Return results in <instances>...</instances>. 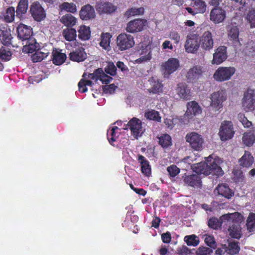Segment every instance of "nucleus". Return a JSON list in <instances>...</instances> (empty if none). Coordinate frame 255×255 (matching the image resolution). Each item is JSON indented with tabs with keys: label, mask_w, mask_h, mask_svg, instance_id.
I'll return each mask as SVG.
<instances>
[{
	"label": "nucleus",
	"mask_w": 255,
	"mask_h": 255,
	"mask_svg": "<svg viewBox=\"0 0 255 255\" xmlns=\"http://www.w3.org/2000/svg\"><path fill=\"white\" fill-rule=\"evenodd\" d=\"M222 163L221 159L218 157L210 155L206 158L205 162H199L191 166L194 172L196 174L185 175L184 181L188 186L193 187H200L201 181L198 174H213L218 176L223 175L224 172L220 164Z\"/></svg>",
	"instance_id": "nucleus-1"
},
{
	"label": "nucleus",
	"mask_w": 255,
	"mask_h": 255,
	"mask_svg": "<svg viewBox=\"0 0 255 255\" xmlns=\"http://www.w3.org/2000/svg\"><path fill=\"white\" fill-rule=\"evenodd\" d=\"M222 222L229 223L228 231L229 235L233 238L239 239L242 236L241 223L244 221L243 215L238 213L226 214L221 217Z\"/></svg>",
	"instance_id": "nucleus-2"
},
{
	"label": "nucleus",
	"mask_w": 255,
	"mask_h": 255,
	"mask_svg": "<svg viewBox=\"0 0 255 255\" xmlns=\"http://www.w3.org/2000/svg\"><path fill=\"white\" fill-rule=\"evenodd\" d=\"M210 107L215 112L220 111L223 107V103L227 99L226 92L220 90L212 93L210 96Z\"/></svg>",
	"instance_id": "nucleus-3"
},
{
	"label": "nucleus",
	"mask_w": 255,
	"mask_h": 255,
	"mask_svg": "<svg viewBox=\"0 0 255 255\" xmlns=\"http://www.w3.org/2000/svg\"><path fill=\"white\" fill-rule=\"evenodd\" d=\"M236 72L234 67H220L213 75L214 79L218 82L229 80Z\"/></svg>",
	"instance_id": "nucleus-4"
},
{
	"label": "nucleus",
	"mask_w": 255,
	"mask_h": 255,
	"mask_svg": "<svg viewBox=\"0 0 255 255\" xmlns=\"http://www.w3.org/2000/svg\"><path fill=\"white\" fill-rule=\"evenodd\" d=\"M123 128H129L131 134L136 139L140 137L144 131L141 121L136 118L131 119Z\"/></svg>",
	"instance_id": "nucleus-5"
},
{
	"label": "nucleus",
	"mask_w": 255,
	"mask_h": 255,
	"mask_svg": "<svg viewBox=\"0 0 255 255\" xmlns=\"http://www.w3.org/2000/svg\"><path fill=\"white\" fill-rule=\"evenodd\" d=\"M234 132L233 125L231 121H224L221 123L219 135L222 141H226L232 138Z\"/></svg>",
	"instance_id": "nucleus-6"
},
{
	"label": "nucleus",
	"mask_w": 255,
	"mask_h": 255,
	"mask_svg": "<svg viewBox=\"0 0 255 255\" xmlns=\"http://www.w3.org/2000/svg\"><path fill=\"white\" fill-rule=\"evenodd\" d=\"M179 67V61L177 58H171L161 65V71L164 77L168 78Z\"/></svg>",
	"instance_id": "nucleus-7"
},
{
	"label": "nucleus",
	"mask_w": 255,
	"mask_h": 255,
	"mask_svg": "<svg viewBox=\"0 0 255 255\" xmlns=\"http://www.w3.org/2000/svg\"><path fill=\"white\" fill-rule=\"evenodd\" d=\"M242 106L246 112L251 111L255 108V92L254 90L249 89L244 94Z\"/></svg>",
	"instance_id": "nucleus-8"
},
{
	"label": "nucleus",
	"mask_w": 255,
	"mask_h": 255,
	"mask_svg": "<svg viewBox=\"0 0 255 255\" xmlns=\"http://www.w3.org/2000/svg\"><path fill=\"white\" fill-rule=\"evenodd\" d=\"M186 140L194 150L199 151L202 149L204 140L198 133L195 132L188 133L186 136Z\"/></svg>",
	"instance_id": "nucleus-9"
},
{
	"label": "nucleus",
	"mask_w": 255,
	"mask_h": 255,
	"mask_svg": "<svg viewBox=\"0 0 255 255\" xmlns=\"http://www.w3.org/2000/svg\"><path fill=\"white\" fill-rule=\"evenodd\" d=\"M117 42L118 46L121 50L129 49L134 44L133 36L124 33L117 37Z\"/></svg>",
	"instance_id": "nucleus-10"
},
{
	"label": "nucleus",
	"mask_w": 255,
	"mask_h": 255,
	"mask_svg": "<svg viewBox=\"0 0 255 255\" xmlns=\"http://www.w3.org/2000/svg\"><path fill=\"white\" fill-rule=\"evenodd\" d=\"M226 17V11L220 7L213 8L210 13V19L215 24L223 22Z\"/></svg>",
	"instance_id": "nucleus-11"
},
{
	"label": "nucleus",
	"mask_w": 255,
	"mask_h": 255,
	"mask_svg": "<svg viewBox=\"0 0 255 255\" xmlns=\"http://www.w3.org/2000/svg\"><path fill=\"white\" fill-rule=\"evenodd\" d=\"M140 57L136 60L137 63H142L149 61L151 58V44L150 42L146 44H142L138 51Z\"/></svg>",
	"instance_id": "nucleus-12"
},
{
	"label": "nucleus",
	"mask_w": 255,
	"mask_h": 255,
	"mask_svg": "<svg viewBox=\"0 0 255 255\" xmlns=\"http://www.w3.org/2000/svg\"><path fill=\"white\" fill-rule=\"evenodd\" d=\"M146 20L143 19H135L130 21L128 24L126 30L130 33L141 31L145 26Z\"/></svg>",
	"instance_id": "nucleus-13"
},
{
	"label": "nucleus",
	"mask_w": 255,
	"mask_h": 255,
	"mask_svg": "<svg viewBox=\"0 0 255 255\" xmlns=\"http://www.w3.org/2000/svg\"><path fill=\"white\" fill-rule=\"evenodd\" d=\"M30 11L32 17L36 21H40L45 17L44 9L37 2H34L31 5Z\"/></svg>",
	"instance_id": "nucleus-14"
},
{
	"label": "nucleus",
	"mask_w": 255,
	"mask_h": 255,
	"mask_svg": "<svg viewBox=\"0 0 255 255\" xmlns=\"http://www.w3.org/2000/svg\"><path fill=\"white\" fill-rule=\"evenodd\" d=\"M200 45L204 50H209L213 48L214 41L211 33L207 31H205L200 39Z\"/></svg>",
	"instance_id": "nucleus-15"
},
{
	"label": "nucleus",
	"mask_w": 255,
	"mask_h": 255,
	"mask_svg": "<svg viewBox=\"0 0 255 255\" xmlns=\"http://www.w3.org/2000/svg\"><path fill=\"white\" fill-rule=\"evenodd\" d=\"M200 44L198 39L194 36H187L184 45L188 53H195L199 48Z\"/></svg>",
	"instance_id": "nucleus-16"
},
{
	"label": "nucleus",
	"mask_w": 255,
	"mask_h": 255,
	"mask_svg": "<svg viewBox=\"0 0 255 255\" xmlns=\"http://www.w3.org/2000/svg\"><path fill=\"white\" fill-rule=\"evenodd\" d=\"M227 58V48L225 46L218 47L213 54V59L212 62L213 64L219 65L224 62Z\"/></svg>",
	"instance_id": "nucleus-17"
},
{
	"label": "nucleus",
	"mask_w": 255,
	"mask_h": 255,
	"mask_svg": "<svg viewBox=\"0 0 255 255\" xmlns=\"http://www.w3.org/2000/svg\"><path fill=\"white\" fill-rule=\"evenodd\" d=\"M96 9L101 14H109L114 12L117 6L110 2L102 1L97 2Z\"/></svg>",
	"instance_id": "nucleus-18"
},
{
	"label": "nucleus",
	"mask_w": 255,
	"mask_h": 255,
	"mask_svg": "<svg viewBox=\"0 0 255 255\" xmlns=\"http://www.w3.org/2000/svg\"><path fill=\"white\" fill-rule=\"evenodd\" d=\"M18 37L22 42L32 38V29L30 26L20 24L17 28Z\"/></svg>",
	"instance_id": "nucleus-19"
},
{
	"label": "nucleus",
	"mask_w": 255,
	"mask_h": 255,
	"mask_svg": "<svg viewBox=\"0 0 255 255\" xmlns=\"http://www.w3.org/2000/svg\"><path fill=\"white\" fill-rule=\"evenodd\" d=\"M203 71V68L200 66H195L191 68L186 74L188 82H195L201 77Z\"/></svg>",
	"instance_id": "nucleus-20"
},
{
	"label": "nucleus",
	"mask_w": 255,
	"mask_h": 255,
	"mask_svg": "<svg viewBox=\"0 0 255 255\" xmlns=\"http://www.w3.org/2000/svg\"><path fill=\"white\" fill-rule=\"evenodd\" d=\"M96 16L95 9L90 4H86L82 7L80 11V16L83 20H88L94 18Z\"/></svg>",
	"instance_id": "nucleus-21"
},
{
	"label": "nucleus",
	"mask_w": 255,
	"mask_h": 255,
	"mask_svg": "<svg viewBox=\"0 0 255 255\" xmlns=\"http://www.w3.org/2000/svg\"><path fill=\"white\" fill-rule=\"evenodd\" d=\"M228 29L229 39L233 41L235 47L239 48L241 45L238 38L239 34V28L236 26L232 25L229 26Z\"/></svg>",
	"instance_id": "nucleus-22"
},
{
	"label": "nucleus",
	"mask_w": 255,
	"mask_h": 255,
	"mask_svg": "<svg viewBox=\"0 0 255 255\" xmlns=\"http://www.w3.org/2000/svg\"><path fill=\"white\" fill-rule=\"evenodd\" d=\"M202 113V109L198 104L195 101L188 102L187 105V111L186 116L189 115L193 116L198 115Z\"/></svg>",
	"instance_id": "nucleus-23"
},
{
	"label": "nucleus",
	"mask_w": 255,
	"mask_h": 255,
	"mask_svg": "<svg viewBox=\"0 0 255 255\" xmlns=\"http://www.w3.org/2000/svg\"><path fill=\"white\" fill-rule=\"evenodd\" d=\"M22 51L25 53H33L38 48V44L34 38L32 37L22 42Z\"/></svg>",
	"instance_id": "nucleus-24"
},
{
	"label": "nucleus",
	"mask_w": 255,
	"mask_h": 255,
	"mask_svg": "<svg viewBox=\"0 0 255 255\" xmlns=\"http://www.w3.org/2000/svg\"><path fill=\"white\" fill-rule=\"evenodd\" d=\"M66 55L61 50L54 49L52 51V61L56 65L62 64L66 59Z\"/></svg>",
	"instance_id": "nucleus-25"
},
{
	"label": "nucleus",
	"mask_w": 255,
	"mask_h": 255,
	"mask_svg": "<svg viewBox=\"0 0 255 255\" xmlns=\"http://www.w3.org/2000/svg\"><path fill=\"white\" fill-rule=\"evenodd\" d=\"M86 53L83 47L76 49L75 51L70 53V59L74 61L80 62L84 61L86 58Z\"/></svg>",
	"instance_id": "nucleus-26"
},
{
	"label": "nucleus",
	"mask_w": 255,
	"mask_h": 255,
	"mask_svg": "<svg viewBox=\"0 0 255 255\" xmlns=\"http://www.w3.org/2000/svg\"><path fill=\"white\" fill-rule=\"evenodd\" d=\"M149 82L150 84V88L148 89L149 93L157 94L162 92L163 85L158 79L151 78Z\"/></svg>",
	"instance_id": "nucleus-27"
},
{
	"label": "nucleus",
	"mask_w": 255,
	"mask_h": 255,
	"mask_svg": "<svg viewBox=\"0 0 255 255\" xmlns=\"http://www.w3.org/2000/svg\"><path fill=\"white\" fill-rule=\"evenodd\" d=\"M176 93L181 99L188 100L190 96V90L184 83L178 84Z\"/></svg>",
	"instance_id": "nucleus-28"
},
{
	"label": "nucleus",
	"mask_w": 255,
	"mask_h": 255,
	"mask_svg": "<svg viewBox=\"0 0 255 255\" xmlns=\"http://www.w3.org/2000/svg\"><path fill=\"white\" fill-rule=\"evenodd\" d=\"M243 142L248 146H252L255 141V128L245 132L242 138Z\"/></svg>",
	"instance_id": "nucleus-29"
},
{
	"label": "nucleus",
	"mask_w": 255,
	"mask_h": 255,
	"mask_svg": "<svg viewBox=\"0 0 255 255\" xmlns=\"http://www.w3.org/2000/svg\"><path fill=\"white\" fill-rule=\"evenodd\" d=\"M11 36L10 31L7 27H0V40L4 44L6 45L10 43Z\"/></svg>",
	"instance_id": "nucleus-30"
},
{
	"label": "nucleus",
	"mask_w": 255,
	"mask_h": 255,
	"mask_svg": "<svg viewBox=\"0 0 255 255\" xmlns=\"http://www.w3.org/2000/svg\"><path fill=\"white\" fill-rule=\"evenodd\" d=\"M216 190L219 194L227 198H230L234 195V192L226 184H219Z\"/></svg>",
	"instance_id": "nucleus-31"
},
{
	"label": "nucleus",
	"mask_w": 255,
	"mask_h": 255,
	"mask_svg": "<svg viewBox=\"0 0 255 255\" xmlns=\"http://www.w3.org/2000/svg\"><path fill=\"white\" fill-rule=\"evenodd\" d=\"M254 162V158L250 152L246 151L243 156L239 160L240 164L245 167L252 166Z\"/></svg>",
	"instance_id": "nucleus-32"
},
{
	"label": "nucleus",
	"mask_w": 255,
	"mask_h": 255,
	"mask_svg": "<svg viewBox=\"0 0 255 255\" xmlns=\"http://www.w3.org/2000/svg\"><path fill=\"white\" fill-rule=\"evenodd\" d=\"M138 161L141 165L142 173L147 176H149L151 173V167L149 162L142 155L139 156Z\"/></svg>",
	"instance_id": "nucleus-33"
},
{
	"label": "nucleus",
	"mask_w": 255,
	"mask_h": 255,
	"mask_svg": "<svg viewBox=\"0 0 255 255\" xmlns=\"http://www.w3.org/2000/svg\"><path fill=\"white\" fill-rule=\"evenodd\" d=\"M60 11H65L74 13L77 11V7L73 2H64L59 5Z\"/></svg>",
	"instance_id": "nucleus-34"
},
{
	"label": "nucleus",
	"mask_w": 255,
	"mask_h": 255,
	"mask_svg": "<svg viewBox=\"0 0 255 255\" xmlns=\"http://www.w3.org/2000/svg\"><path fill=\"white\" fill-rule=\"evenodd\" d=\"M246 19L251 28H255V8L250 7L246 13Z\"/></svg>",
	"instance_id": "nucleus-35"
},
{
	"label": "nucleus",
	"mask_w": 255,
	"mask_h": 255,
	"mask_svg": "<svg viewBox=\"0 0 255 255\" xmlns=\"http://www.w3.org/2000/svg\"><path fill=\"white\" fill-rule=\"evenodd\" d=\"M60 22L67 27H72L77 22V19L70 14H66L62 16Z\"/></svg>",
	"instance_id": "nucleus-36"
},
{
	"label": "nucleus",
	"mask_w": 255,
	"mask_h": 255,
	"mask_svg": "<svg viewBox=\"0 0 255 255\" xmlns=\"http://www.w3.org/2000/svg\"><path fill=\"white\" fill-rule=\"evenodd\" d=\"M119 128L117 126L112 127L107 131V137L109 142L113 144V143L116 141L119 135Z\"/></svg>",
	"instance_id": "nucleus-37"
},
{
	"label": "nucleus",
	"mask_w": 255,
	"mask_h": 255,
	"mask_svg": "<svg viewBox=\"0 0 255 255\" xmlns=\"http://www.w3.org/2000/svg\"><path fill=\"white\" fill-rule=\"evenodd\" d=\"M91 31L90 28L85 25H81L78 29V37L83 40H86L90 38Z\"/></svg>",
	"instance_id": "nucleus-38"
},
{
	"label": "nucleus",
	"mask_w": 255,
	"mask_h": 255,
	"mask_svg": "<svg viewBox=\"0 0 255 255\" xmlns=\"http://www.w3.org/2000/svg\"><path fill=\"white\" fill-rule=\"evenodd\" d=\"M192 5L197 13H203L206 11V4L202 0H195Z\"/></svg>",
	"instance_id": "nucleus-39"
},
{
	"label": "nucleus",
	"mask_w": 255,
	"mask_h": 255,
	"mask_svg": "<svg viewBox=\"0 0 255 255\" xmlns=\"http://www.w3.org/2000/svg\"><path fill=\"white\" fill-rule=\"evenodd\" d=\"M48 54L49 52H47L45 49L38 50L32 55V60L33 62H40L46 57Z\"/></svg>",
	"instance_id": "nucleus-40"
},
{
	"label": "nucleus",
	"mask_w": 255,
	"mask_h": 255,
	"mask_svg": "<svg viewBox=\"0 0 255 255\" xmlns=\"http://www.w3.org/2000/svg\"><path fill=\"white\" fill-rule=\"evenodd\" d=\"M246 227L249 232L255 231V213L249 214L246 221Z\"/></svg>",
	"instance_id": "nucleus-41"
},
{
	"label": "nucleus",
	"mask_w": 255,
	"mask_h": 255,
	"mask_svg": "<svg viewBox=\"0 0 255 255\" xmlns=\"http://www.w3.org/2000/svg\"><path fill=\"white\" fill-rule=\"evenodd\" d=\"M86 74L84 73L83 75V78L78 83L79 90L82 93L86 92L87 91V86H92V81L90 80L86 79Z\"/></svg>",
	"instance_id": "nucleus-42"
},
{
	"label": "nucleus",
	"mask_w": 255,
	"mask_h": 255,
	"mask_svg": "<svg viewBox=\"0 0 255 255\" xmlns=\"http://www.w3.org/2000/svg\"><path fill=\"white\" fill-rule=\"evenodd\" d=\"M28 8V0H20L18 3L17 9L16 14L19 17L22 15L27 11Z\"/></svg>",
	"instance_id": "nucleus-43"
},
{
	"label": "nucleus",
	"mask_w": 255,
	"mask_h": 255,
	"mask_svg": "<svg viewBox=\"0 0 255 255\" xmlns=\"http://www.w3.org/2000/svg\"><path fill=\"white\" fill-rule=\"evenodd\" d=\"M111 35L109 33H105L102 34L101 35V41L100 43V45L104 49L106 50H109L110 49V39Z\"/></svg>",
	"instance_id": "nucleus-44"
},
{
	"label": "nucleus",
	"mask_w": 255,
	"mask_h": 255,
	"mask_svg": "<svg viewBox=\"0 0 255 255\" xmlns=\"http://www.w3.org/2000/svg\"><path fill=\"white\" fill-rule=\"evenodd\" d=\"M63 35L67 41H73L76 37V31L74 28H66L63 31Z\"/></svg>",
	"instance_id": "nucleus-45"
},
{
	"label": "nucleus",
	"mask_w": 255,
	"mask_h": 255,
	"mask_svg": "<svg viewBox=\"0 0 255 255\" xmlns=\"http://www.w3.org/2000/svg\"><path fill=\"white\" fill-rule=\"evenodd\" d=\"M184 241L189 246L196 247L199 244V238L195 235L186 236L184 238Z\"/></svg>",
	"instance_id": "nucleus-46"
},
{
	"label": "nucleus",
	"mask_w": 255,
	"mask_h": 255,
	"mask_svg": "<svg viewBox=\"0 0 255 255\" xmlns=\"http://www.w3.org/2000/svg\"><path fill=\"white\" fill-rule=\"evenodd\" d=\"M159 143L163 148L167 147L171 145V138L167 134H164L158 137Z\"/></svg>",
	"instance_id": "nucleus-47"
},
{
	"label": "nucleus",
	"mask_w": 255,
	"mask_h": 255,
	"mask_svg": "<svg viewBox=\"0 0 255 255\" xmlns=\"http://www.w3.org/2000/svg\"><path fill=\"white\" fill-rule=\"evenodd\" d=\"M144 9L143 7H132L129 9H128L126 12L125 15L128 17H129L131 16H137L139 15H141L143 13Z\"/></svg>",
	"instance_id": "nucleus-48"
},
{
	"label": "nucleus",
	"mask_w": 255,
	"mask_h": 255,
	"mask_svg": "<svg viewBox=\"0 0 255 255\" xmlns=\"http://www.w3.org/2000/svg\"><path fill=\"white\" fill-rule=\"evenodd\" d=\"M15 16V9L12 6L9 7L3 14L4 20L7 22H11L13 21Z\"/></svg>",
	"instance_id": "nucleus-49"
},
{
	"label": "nucleus",
	"mask_w": 255,
	"mask_h": 255,
	"mask_svg": "<svg viewBox=\"0 0 255 255\" xmlns=\"http://www.w3.org/2000/svg\"><path fill=\"white\" fill-rule=\"evenodd\" d=\"M227 253L231 255H234L238 254L240 250L238 244L236 242L230 243L228 247H226Z\"/></svg>",
	"instance_id": "nucleus-50"
},
{
	"label": "nucleus",
	"mask_w": 255,
	"mask_h": 255,
	"mask_svg": "<svg viewBox=\"0 0 255 255\" xmlns=\"http://www.w3.org/2000/svg\"><path fill=\"white\" fill-rule=\"evenodd\" d=\"M11 53L9 49L6 47H2L0 49V59L4 61H8L10 59Z\"/></svg>",
	"instance_id": "nucleus-51"
},
{
	"label": "nucleus",
	"mask_w": 255,
	"mask_h": 255,
	"mask_svg": "<svg viewBox=\"0 0 255 255\" xmlns=\"http://www.w3.org/2000/svg\"><path fill=\"white\" fill-rule=\"evenodd\" d=\"M145 117L150 120H154L157 122L161 121V117L159 115V113L155 110H151L146 112L144 114Z\"/></svg>",
	"instance_id": "nucleus-52"
},
{
	"label": "nucleus",
	"mask_w": 255,
	"mask_h": 255,
	"mask_svg": "<svg viewBox=\"0 0 255 255\" xmlns=\"http://www.w3.org/2000/svg\"><path fill=\"white\" fill-rule=\"evenodd\" d=\"M180 121L179 118H166L164 120V123L167 126L168 128L169 129H172L174 127V126L178 124V122Z\"/></svg>",
	"instance_id": "nucleus-53"
},
{
	"label": "nucleus",
	"mask_w": 255,
	"mask_h": 255,
	"mask_svg": "<svg viewBox=\"0 0 255 255\" xmlns=\"http://www.w3.org/2000/svg\"><path fill=\"white\" fill-rule=\"evenodd\" d=\"M223 223L224 222H222L221 218H220V220L216 218H212L209 220L208 225L210 228L217 229L219 228L221 226V224Z\"/></svg>",
	"instance_id": "nucleus-54"
},
{
	"label": "nucleus",
	"mask_w": 255,
	"mask_h": 255,
	"mask_svg": "<svg viewBox=\"0 0 255 255\" xmlns=\"http://www.w3.org/2000/svg\"><path fill=\"white\" fill-rule=\"evenodd\" d=\"M244 52L247 55H252L255 52V42L250 41L248 43L244 49Z\"/></svg>",
	"instance_id": "nucleus-55"
},
{
	"label": "nucleus",
	"mask_w": 255,
	"mask_h": 255,
	"mask_svg": "<svg viewBox=\"0 0 255 255\" xmlns=\"http://www.w3.org/2000/svg\"><path fill=\"white\" fill-rule=\"evenodd\" d=\"M117 68L113 62H109L105 68V72L111 76L116 74Z\"/></svg>",
	"instance_id": "nucleus-56"
},
{
	"label": "nucleus",
	"mask_w": 255,
	"mask_h": 255,
	"mask_svg": "<svg viewBox=\"0 0 255 255\" xmlns=\"http://www.w3.org/2000/svg\"><path fill=\"white\" fill-rule=\"evenodd\" d=\"M100 73L99 74V80L103 84H107L109 83L113 79L112 77L105 74L102 69L100 70Z\"/></svg>",
	"instance_id": "nucleus-57"
},
{
	"label": "nucleus",
	"mask_w": 255,
	"mask_h": 255,
	"mask_svg": "<svg viewBox=\"0 0 255 255\" xmlns=\"http://www.w3.org/2000/svg\"><path fill=\"white\" fill-rule=\"evenodd\" d=\"M213 250L207 247H200L196 251V255H210Z\"/></svg>",
	"instance_id": "nucleus-58"
},
{
	"label": "nucleus",
	"mask_w": 255,
	"mask_h": 255,
	"mask_svg": "<svg viewBox=\"0 0 255 255\" xmlns=\"http://www.w3.org/2000/svg\"><path fill=\"white\" fill-rule=\"evenodd\" d=\"M169 175L172 177H175L180 172V169L175 165H172L168 166L167 168Z\"/></svg>",
	"instance_id": "nucleus-59"
},
{
	"label": "nucleus",
	"mask_w": 255,
	"mask_h": 255,
	"mask_svg": "<svg viewBox=\"0 0 255 255\" xmlns=\"http://www.w3.org/2000/svg\"><path fill=\"white\" fill-rule=\"evenodd\" d=\"M205 242L209 247L214 248L216 247L215 240L213 236L205 235Z\"/></svg>",
	"instance_id": "nucleus-60"
},
{
	"label": "nucleus",
	"mask_w": 255,
	"mask_h": 255,
	"mask_svg": "<svg viewBox=\"0 0 255 255\" xmlns=\"http://www.w3.org/2000/svg\"><path fill=\"white\" fill-rule=\"evenodd\" d=\"M169 37L171 40H174L176 44H178L181 40L179 33L175 31H171L169 33Z\"/></svg>",
	"instance_id": "nucleus-61"
},
{
	"label": "nucleus",
	"mask_w": 255,
	"mask_h": 255,
	"mask_svg": "<svg viewBox=\"0 0 255 255\" xmlns=\"http://www.w3.org/2000/svg\"><path fill=\"white\" fill-rule=\"evenodd\" d=\"M238 119L244 127L249 128L252 125V123L250 122L243 114H239L238 115Z\"/></svg>",
	"instance_id": "nucleus-62"
},
{
	"label": "nucleus",
	"mask_w": 255,
	"mask_h": 255,
	"mask_svg": "<svg viewBox=\"0 0 255 255\" xmlns=\"http://www.w3.org/2000/svg\"><path fill=\"white\" fill-rule=\"evenodd\" d=\"M232 3L234 4L235 8L241 10L242 9L244 8L246 2L243 0H234L232 1Z\"/></svg>",
	"instance_id": "nucleus-63"
},
{
	"label": "nucleus",
	"mask_w": 255,
	"mask_h": 255,
	"mask_svg": "<svg viewBox=\"0 0 255 255\" xmlns=\"http://www.w3.org/2000/svg\"><path fill=\"white\" fill-rule=\"evenodd\" d=\"M179 255H187L190 254V250L186 246H182L178 250Z\"/></svg>",
	"instance_id": "nucleus-64"
}]
</instances>
